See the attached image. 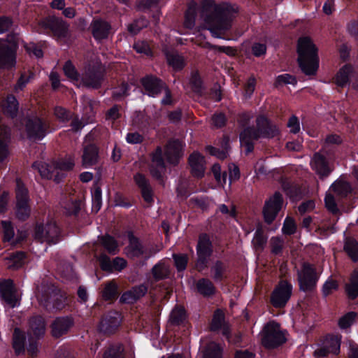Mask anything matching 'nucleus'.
<instances>
[{
    "label": "nucleus",
    "instance_id": "nucleus-1",
    "mask_svg": "<svg viewBox=\"0 0 358 358\" xmlns=\"http://www.w3.org/2000/svg\"><path fill=\"white\" fill-rule=\"evenodd\" d=\"M233 11V7L229 3L217 5L214 0H201L200 3L201 16L215 38H221L222 34L231 28Z\"/></svg>",
    "mask_w": 358,
    "mask_h": 358
},
{
    "label": "nucleus",
    "instance_id": "nucleus-2",
    "mask_svg": "<svg viewBox=\"0 0 358 358\" xmlns=\"http://www.w3.org/2000/svg\"><path fill=\"white\" fill-rule=\"evenodd\" d=\"M297 63L306 76H315L320 66L318 48L309 36L300 37L297 41Z\"/></svg>",
    "mask_w": 358,
    "mask_h": 358
},
{
    "label": "nucleus",
    "instance_id": "nucleus-3",
    "mask_svg": "<svg viewBox=\"0 0 358 358\" xmlns=\"http://www.w3.org/2000/svg\"><path fill=\"white\" fill-rule=\"evenodd\" d=\"M75 166L72 159L57 160L52 164L34 162L32 168L37 169L42 178L53 180L56 183L61 182L66 176L64 171H71Z\"/></svg>",
    "mask_w": 358,
    "mask_h": 358
},
{
    "label": "nucleus",
    "instance_id": "nucleus-4",
    "mask_svg": "<svg viewBox=\"0 0 358 358\" xmlns=\"http://www.w3.org/2000/svg\"><path fill=\"white\" fill-rule=\"evenodd\" d=\"M38 27L39 34L51 36L58 42L69 36V24L62 17H45L38 22Z\"/></svg>",
    "mask_w": 358,
    "mask_h": 358
},
{
    "label": "nucleus",
    "instance_id": "nucleus-5",
    "mask_svg": "<svg viewBox=\"0 0 358 358\" xmlns=\"http://www.w3.org/2000/svg\"><path fill=\"white\" fill-rule=\"evenodd\" d=\"M15 196V218L20 222H25L29 220L31 214V199L29 189L20 178L16 179Z\"/></svg>",
    "mask_w": 358,
    "mask_h": 358
},
{
    "label": "nucleus",
    "instance_id": "nucleus-6",
    "mask_svg": "<svg viewBox=\"0 0 358 358\" xmlns=\"http://www.w3.org/2000/svg\"><path fill=\"white\" fill-rule=\"evenodd\" d=\"M286 341L285 334L281 330L279 323L272 321L264 327L261 342L266 349H276Z\"/></svg>",
    "mask_w": 358,
    "mask_h": 358
},
{
    "label": "nucleus",
    "instance_id": "nucleus-7",
    "mask_svg": "<svg viewBox=\"0 0 358 358\" xmlns=\"http://www.w3.org/2000/svg\"><path fill=\"white\" fill-rule=\"evenodd\" d=\"M105 73L101 63L87 64L80 76V85L87 89L99 90L102 86Z\"/></svg>",
    "mask_w": 358,
    "mask_h": 358
},
{
    "label": "nucleus",
    "instance_id": "nucleus-8",
    "mask_svg": "<svg viewBox=\"0 0 358 358\" xmlns=\"http://www.w3.org/2000/svg\"><path fill=\"white\" fill-rule=\"evenodd\" d=\"M319 278L320 275L314 265L304 262L301 271L297 273L299 290L308 294L313 293L316 290Z\"/></svg>",
    "mask_w": 358,
    "mask_h": 358
},
{
    "label": "nucleus",
    "instance_id": "nucleus-9",
    "mask_svg": "<svg viewBox=\"0 0 358 358\" xmlns=\"http://www.w3.org/2000/svg\"><path fill=\"white\" fill-rule=\"evenodd\" d=\"M292 292L293 286L290 282L280 280L270 294V304L275 308H284L290 300Z\"/></svg>",
    "mask_w": 358,
    "mask_h": 358
},
{
    "label": "nucleus",
    "instance_id": "nucleus-10",
    "mask_svg": "<svg viewBox=\"0 0 358 358\" xmlns=\"http://www.w3.org/2000/svg\"><path fill=\"white\" fill-rule=\"evenodd\" d=\"M49 125L39 117H28L25 121V131L28 139L41 141L47 135Z\"/></svg>",
    "mask_w": 358,
    "mask_h": 358
},
{
    "label": "nucleus",
    "instance_id": "nucleus-11",
    "mask_svg": "<svg viewBox=\"0 0 358 358\" xmlns=\"http://www.w3.org/2000/svg\"><path fill=\"white\" fill-rule=\"evenodd\" d=\"M14 38L15 36L9 43L0 42V69H1L9 70L15 66L18 44Z\"/></svg>",
    "mask_w": 358,
    "mask_h": 358
},
{
    "label": "nucleus",
    "instance_id": "nucleus-12",
    "mask_svg": "<svg viewBox=\"0 0 358 358\" xmlns=\"http://www.w3.org/2000/svg\"><path fill=\"white\" fill-rule=\"evenodd\" d=\"M41 302L48 308L62 310L65 306V298L61 290L52 285L43 288L41 294Z\"/></svg>",
    "mask_w": 358,
    "mask_h": 358
},
{
    "label": "nucleus",
    "instance_id": "nucleus-13",
    "mask_svg": "<svg viewBox=\"0 0 358 358\" xmlns=\"http://www.w3.org/2000/svg\"><path fill=\"white\" fill-rule=\"evenodd\" d=\"M122 317L120 312L115 310L104 313L101 318L99 330L105 335L114 334L122 323Z\"/></svg>",
    "mask_w": 358,
    "mask_h": 358
},
{
    "label": "nucleus",
    "instance_id": "nucleus-14",
    "mask_svg": "<svg viewBox=\"0 0 358 358\" xmlns=\"http://www.w3.org/2000/svg\"><path fill=\"white\" fill-rule=\"evenodd\" d=\"M283 204V197L279 192H275L272 196L265 201L263 208L264 222L271 224L275 220Z\"/></svg>",
    "mask_w": 358,
    "mask_h": 358
},
{
    "label": "nucleus",
    "instance_id": "nucleus-15",
    "mask_svg": "<svg viewBox=\"0 0 358 358\" xmlns=\"http://www.w3.org/2000/svg\"><path fill=\"white\" fill-rule=\"evenodd\" d=\"M140 83L145 94L153 98L161 94L166 85L162 79L154 74H146L140 79Z\"/></svg>",
    "mask_w": 358,
    "mask_h": 358
},
{
    "label": "nucleus",
    "instance_id": "nucleus-16",
    "mask_svg": "<svg viewBox=\"0 0 358 358\" xmlns=\"http://www.w3.org/2000/svg\"><path fill=\"white\" fill-rule=\"evenodd\" d=\"M256 129L261 138L271 139L280 134V130L274 123L265 115H259L256 118Z\"/></svg>",
    "mask_w": 358,
    "mask_h": 358
},
{
    "label": "nucleus",
    "instance_id": "nucleus-17",
    "mask_svg": "<svg viewBox=\"0 0 358 358\" xmlns=\"http://www.w3.org/2000/svg\"><path fill=\"white\" fill-rule=\"evenodd\" d=\"M97 261L101 269L108 273L122 271L127 266V262L124 258L116 257L111 260L106 253H101L97 257Z\"/></svg>",
    "mask_w": 358,
    "mask_h": 358
},
{
    "label": "nucleus",
    "instance_id": "nucleus-18",
    "mask_svg": "<svg viewBox=\"0 0 358 358\" xmlns=\"http://www.w3.org/2000/svg\"><path fill=\"white\" fill-rule=\"evenodd\" d=\"M260 138L261 137L254 126L244 128L239 134L240 144L245 148L246 155H249L254 151V141H258Z\"/></svg>",
    "mask_w": 358,
    "mask_h": 358
},
{
    "label": "nucleus",
    "instance_id": "nucleus-19",
    "mask_svg": "<svg viewBox=\"0 0 358 358\" xmlns=\"http://www.w3.org/2000/svg\"><path fill=\"white\" fill-rule=\"evenodd\" d=\"M74 319L71 315L57 317L51 324V334L55 338L66 334L74 326Z\"/></svg>",
    "mask_w": 358,
    "mask_h": 358
},
{
    "label": "nucleus",
    "instance_id": "nucleus-20",
    "mask_svg": "<svg viewBox=\"0 0 358 358\" xmlns=\"http://www.w3.org/2000/svg\"><path fill=\"white\" fill-rule=\"evenodd\" d=\"M128 245L125 248V253L130 259H137L145 254V249L140 240L132 231H127Z\"/></svg>",
    "mask_w": 358,
    "mask_h": 358
},
{
    "label": "nucleus",
    "instance_id": "nucleus-21",
    "mask_svg": "<svg viewBox=\"0 0 358 358\" xmlns=\"http://www.w3.org/2000/svg\"><path fill=\"white\" fill-rule=\"evenodd\" d=\"M341 337L338 335L328 334L322 346L317 350L320 357H325L329 354L337 355L340 353Z\"/></svg>",
    "mask_w": 358,
    "mask_h": 358
},
{
    "label": "nucleus",
    "instance_id": "nucleus-22",
    "mask_svg": "<svg viewBox=\"0 0 358 358\" xmlns=\"http://www.w3.org/2000/svg\"><path fill=\"white\" fill-rule=\"evenodd\" d=\"M310 166L321 180L327 178L333 171L329 166L327 157L320 152L313 154L310 161Z\"/></svg>",
    "mask_w": 358,
    "mask_h": 358
},
{
    "label": "nucleus",
    "instance_id": "nucleus-23",
    "mask_svg": "<svg viewBox=\"0 0 358 358\" xmlns=\"http://www.w3.org/2000/svg\"><path fill=\"white\" fill-rule=\"evenodd\" d=\"M134 180L139 188L142 198L148 204L154 203V192L149 180L141 173H137L134 176Z\"/></svg>",
    "mask_w": 358,
    "mask_h": 358
},
{
    "label": "nucleus",
    "instance_id": "nucleus-24",
    "mask_svg": "<svg viewBox=\"0 0 358 358\" xmlns=\"http://www.w3.org/2000/svg\"><path fill=\"white\" fill-rule=\"evenodd\" d=\"M89 29L93 38L96 41H101L108 38L111 25L101 18H94L92 20Z\"/></svg>",
    "mask_w": 358,
    "mask_h": 358
},
{
    "label": "nucleus",
    "instance_id": "nucleus-25",
    "mask_svg": "<svg viewBox=\"0 0 358 358\" xmlns=\"http://www.w3.org/2000/svg\"><path fill=\"white\" fill-rule=\"evenodd\" d=\"M0 296L11 308H15L18 305L13 280H4L0 283Z\"/></svg>",
    "mask_w": 358,
    "mask_h": 358
},
{
    "label": "nucleus",
    "instance_id": "nucleus-26",
    "mask_svg": "<svg viewBox=\"0 0 358 358\" xmlns=\"http://www.w3.org/2000/svg\"><path fill=\"white\" fill-rule=\"evenodd\" d=\"M164 155L169 164L176 166L182 156V145L178 139L169 141L165 148Z\"/></svg>",
    "mask_w": 358,
    "mask_h": 358
},
{
    "label": "nucleus",
    "instance_id": "nucleus-27",
    "mask_svg": "<svg viewBox=\"0 0 358 358\" xmlns=\"http://www.w3.org/2000/svg\"><path fill=\"white\" fill-rule=\"evenodd\" d=\"M99 148L94 143L87 144L83 148L82 164L85 168H89L98 164L99 160Z\"/></svg>",
    "mask_w": 358,
    "mask_h": 358
},
{
    "label": "nucleus",
    "instance_id": "nucleus-28",
    "mask_svg": "<svg viewBox=\"0 0 358 358\" xmlns=\"http://www.w3.org/2000/svg\"><path fill=\"white\" fill-rule=\"evenodd\" d=\"M204 158L199 152H194L189 155L188 164L191 169V173L194 177L201 178L204 176Z\"/></svg>",
    "mask_w": 358,
    "mask_h": 358
},
{
    "label": "nucleus",
    "instance_id": "nucleus-29",
    "mask_svg": "<svg viewBox=\"0 0 358 358\" xmlns=\"http://www.w3.org/2000/svg\"><path fill=\"white\" fill-rule=\"evenodd\" d=\"M194 291L204 298L213 297L216 294V287L208 278H201L194 282Z\"/></svg>",
    "mask_w": 358,
    "mask_h": 358
},
{
    "label": "nucleus",
    "instance_id": "nucleus-30",
    "mask_svg": "<svg viewBox=\"0 0 358 358\" xmlns=\"http://www.w3.org/2000/svg\"><path fill=\"white\" fill-rule=\"evenodd\" d=\"M354 72L351 64H345L338 71L334 77V83L339 87H344L350 82V78Z\"/></svg>",
    "mask_w": 358,
    "mask_h": 358
},
{
    "label": "nucleus",
    "instance_id": "nucleus-31",
    "mask_svg": "<svg viewBox=\"0 0 358 358\" xmlns=\"http://www.w3.org/2000/svg\"><path fill=\"white\" fill-rule=\"evenodd\" d=\"M344 289L349 300L353 301L358 297V268H355L351 273Z\"/></svg>",
    "mask_w": 358,
    "mask_h": 358
},
{
    "label": "nucleus",
    "instance_id": "nucleus-32",
    "mask_svg": "<svg viewBox=\"0 0 358 358\" xmlns=\"http://www.w3.org/2000/svg\"><path fill=\"white\" fill-rule=\"evenodd\" d=\"M151 273L155 282L166 280L170 276V266L164 259H162L153 266Z\"/></svg>",
    "mask_w": 358,
    "mask_h": 358
},
{
    "label": "nucleus",
    "instance_id": "nucleus-33",
    "mask_svg": "<svg viewBox=\"0 0 358 358\" xmlns=\"http://www.w3.org/2000/svg\"><path fill=\"white\" fill-rule=\"evenodd\" d=\"M132 83H129L124 80L117 82V85L113 88L112 98L116 101H120L124 98L129 96L131 93Z\"/></svg>",
    "mask_w": 358,
    "mask_h": 358
},
{
    "label": "nucleus",
    "instance_id": "nucleus-34",
    "mask_svg": "<svg viewBox=\"0 0 358 358\" xmlns=\"http://www.w3.org/2000/svg\"><path fill=\"white\" fill-rule=\"evenodd\" d=\"M3 114L11 119L17 116L19 111V102L15 95L10 94L7 95L3 104Z\"/></svg>",
    "mask_w": 358,
    "mask_h": 358
},
{
    "label": "nucleus",
    "instance_id": "nucleus-35",
    "mask_svg": "<svg viewBox=\"0 0 358 358\" xmlns=\"http://www.w3.org/2000/svg\"><path fill=\"white\" fill-rule=\"evenodd\" d=\"M26 334L19 328H15L13 334V348L17 355L24 354L25 352Z\"/></svg>",
    "mask_w": 358,
    "mask_h": 358
},
{
    "label": "nucleus",
    "instance_id": "nucleus-36",
    "mask_svg": "<svg viewBox=\"0 0 358 358\" xmlns=\"http://www.w3.org/2000/svg\"><path fill=\"white\" fill-rule=\"evenodd\" d=\"M47 47L46 41H41L38 43H24L23 48L26 52L31 57L36 59H41L44 56L43 49Z\"/></svg>",
    "mask_w": 358,
    "mask_h": 358
},
{
    "label": "nucleus",
    "instance_id": "nucleus-37",
    "mask_svg": "<svg viewBox=\"0 0 358 358\" xmlns=\"http://www.w3.org/2000/svg\"><path fill=\"white\" fill-rule=\"evenodd\" d=\"M196 251V253H206L213 255V245L208 234L203 232L199 235Z\"/></svg>",
    "mask_w": 358,
    "mask_h": 358
},
{
    "label": "nucleus",
    "instance_id": "nucleus-38",
    "mask_svg": "<svg viewBox=\"0 0 358 358\" xmlns=\"http://www.w3.org/2000/svg\"><path fill=\"white\" fill-rule=\"evenodd\" d=\"M101 246L111 255H117L120 252L117 241L111 235L106 234L100 236Z\"/></svg>",
    "mask_w": 358,
    "mask_h": 358
},
{
    "label": "nucleus",
    "instance_id": "nucleus-39",
    "mask_svg": "<svg viewBox=\"0 0 358 358\" xmlns=\"http://www.w3.org/2000/svg\"><path fill=\"white\" fill-rule=\"evenodd\" d=\"M343 250L353 262H358V241L352 237H346Z\"/></svg>",
    "mask_w": 358,
    "mask_h": 358
},
{
    "label": "nucleus",
    "instance_id": "nucleus-40",
    "mask_svg": "<svg viewBox=\"0 0 358 358\" xmlns=\"http://www.w3.org/2000/svg\"><path fill=\"white\" fill-rule=\"evenodd\" d=\"M29 325L34 335L37 339H39L44 335L45 323L42 316L36 315L31 317L29 320Z\"/></svg>",
    "mask_w": 358,
    "mask_h": 358
},
{
    "label": "nucleus",
    "instance_id": "nucleus-41",
    "mask_svg": "<svg viewBox=\"0 0 358 358\" xmlns=\"http://www.w3.org/2000/svg\"><path fill=\"white\" fill-rule=\"evenodd\" d=\"M281 186L283 191L290 198H297L301 195V187L287 178L282 179Z\"/></svg>",
    "mask_w": 358,
    "mask_h": 358
},
{
    "label": "nucleus",
    "instance_id": "nucleus-42",
    "mask_svg": "<svg viewBox=\"0 0 358 358\" xmlns=\"http://www.w3.org/2000/svg\"><path fill=\"white\" fill-rule=\"evenodd\" d=\"M223 348L215 342H210L203 350L202 358H222Z\"/></svg>",
    "mask_w": 358,
    "mask_h": 358
},
{
    "label": "nucleus",
    "instance_id": "nucleus-43",
    "mask_svg": "<svg viewBox=\"0 0 358 358\" xmlns=\"http://www.w3.org/2000/svg\"><path fill=\"white\" fill-rule=\"evenodd\" d=\"M165 55L167 64L169 66L172 67L175 71H180L184 69L185 62L182 55L169 52H166Z\"/></svg>",
    "mask_w": 358,
    "mask_h": 358
},
{
    "label": "nucleus",
    "instance_id": "nucleus-44",
    "mask_svg": "<svg viewBox=\"0 0 358 358\" xmlns=\"http://www.w3.org/2000/svg\"><path fill=\"white\" fill-rule=\"evenodd\" d=\"M124 348L120 343L109 344L102 354L101 358H124Z\"/></svg>",
    "mask_w": 358,
    "mask_h": 358
},
{
    "label": "nucleus",
    "instance_id": "nucleus-45",
    "mask_svg": "<svg viewBox=\"0 0 358 358\" xmlns=\"http://www.w3.org/2000/svg\"><path fill=\"white\" fill-rule=\"evenodd\" d=\"M227 264L221 260H216L210 268L213 278L216 282H221L226 278Z\"/></svg>",
    "mask_w": 358,
    "mask_h": 358
},
{
    "label": "nucleus",
    "instance_id": "nucleus-46",
    "mask_svg": "<svg viewBox=\"0 0 358 358\" xmlns=\"http://www.w3.org/2000/svg\"><path fill=\"white\" fill-rule=\"evenodd\" d=\"M226 322L224 312L221 309H216L213 315L210 329L214 332L219 331Z\"/></svg>",
    "mask_w": 358,
    "mask_h": 358
},
{
    "label": "nucleus",
    "instance_id": "nucleus-47",
    "mask_svg": "<svg viewBox=\"0 0 358 358\" xmlns=\"http://www.w3.org/2000/svg\"><path fill=\"white\" fill-rule=\"evenodd\" d=\"M187 319V313L182 306H176L170 315V320L173 325L180 326L184 323Z\"/></svg>",
    "mask_w": 358,
    "mask_h": 358
},
{
    "label": "nucleus",
    "instance_id": "nucleus-48",
    "mask_svg": "<svg viewBox=\"0 0 358 358\" xmlns=\"http://www.w3.org/2000/svg\"><path fill=\"white\" fill-rule=\"evenodd\" d=\"M267 242V236L264 234V229L261 224H258L252 241V244L257 250H263Z\"/></svg>",
    "mask_w": 358,
    "mask_h": 358
},
{
    "label": "nucleus",
    "instance_id": "nucleus-49",
    "mask_svg": "<svg viewBox=\"0 0 358 358\" xmlns=\"http://www.w3.org/2000/svg\"><path fill=\"white\" fill-rule=\"evenodd\" d=\"M102 206V189L98 185L94 186L92 189V211L97 213Z\"/></svg>",
    "mask_w": 358,
    "mask_h": 358
},
{
    "label": "nucleus",
    "instance_id": "nucleus-50",
    "mask_svg": "<svg viewBox=\"0 0 358 358\" xmlns=\"http://www.w3.org/2000/svg\"><path fill=\"white\" fill-rule=\"evenodd\" d=\"M60 229L55 222L46 223V241L56 243L59 238Z\"/></svg>",
    "mask_w": 358,
    "mask_h": 358
},
{
    "label": "nucleus",
    "instance_id": "nucleus-51",
    "mask_svg": "<svg viewBox=\"0 0 358 358\" xmlns=\"http://www.w3.org/2000/svg\"><path fill=\"white\" fill-rule=\"evenodd\" d=\"M73 113L70 110L66 109L62 106H55L54 108V115L57 120L63 124H67L70 122L73 116Z\"/></svg>",
    "mask_w": 358,
    "mask_h": 358
},
{
    "label": "nucleus",
    "instance_id": "nucleus-52",
    "mask_svg": "<svg viewBox=\"0 0 358 358\" xmlns=\"http://www.w3.org/2000/svg\"><path fill=\"white\" fill-rule=\"evenodd\" d=\"M172 258L173 259L174 266L178 273L183 272L186 270L189 257L186 253H173Z\"/></svg>",
    "mask_w": 358,
    "mask_h": 358
},
{
    "label": "nucleus",
    "instance_id": "nucleus-53",
    "mask_svg": "<svg viewBox=\"0 0 358 358\" xmlns=\"http://www.w3.org/2000/svg\"><path fill=\"white\" fill-rule=\"evenodd\" d=\"M1 226L3 233V241L11 242L15 236V229L13 222L10 220H1Z\"/></svg>",
    "mask_w": 358,
    "mask_h": 358
},
{
    "label": "nucleus",
    "instance_id": "nucleus-54",
    "mask_svg": "<svg viewBox=\"0 0 358 358\" xmlns=\"http://www.w3.org/2000/svg\"><path fill=\"white\" fill-rule=\"evenodd\" d=\"M26 257L27 255L23 251H17L12 253L9 258V267L12 269H19L24 265Z\"/></svg>",
    "mask_w": 358,
    "mask_h": 358
},
{
    "label": "nucleus",
    "instance_id": "nucleus-55",
    "mask_svg": "<svg viewBox=\"0 0 358 358\" xmlns=\"http://www.w3.org/2000/svg\"><path fill=\"white\" fill-rule=\"evenodd\" d=\"M63 71L64 75L71 80L73 82H78L80 80L81 75L71 60L65 62L63 66Z\"/></svg>",
    "mask_w": 358,
    "mask_h": 358
},
{
    "label": "nucleus",
    "instance_id": "nucleus-56",
    "mask_svg": "<svg viewBox=\"0 0 358 358\" xmlns=\"http://www.w3.org/2000/svg\"><path fill=\"white\" fill-rule=\"evenodd\" d=\"M339 289V284L336 280L329 278L323 284L322 287V294L323 298L331 295L334 292H336Z\"/></svg>",
    "mask_w": 358,
    "mask_h": 358
},
{
    "label": "nucleus",
    "instance_id": "nucleus-57",
    "mask_svg": "<svg viewBox=\"0 0 358 358\" xmlns=\"http://www.w3.org/2000/svg\"><path fill=\"white\" fill-rule=\"evenodd\" d=\"M196 260L194 264V268L199 273H202L209 266L210 259L212 255L206 253H196Z\"/></svg>",
    "mask_w": 358,
    "mask_h": 358
},
{
    "label": "nucleus",
    "instance_id": "nucleus-58",
    "mask_svg": "<svg viewBox=\"0 0 358 358\" xmlns=\"http://www.w3.org/2000/svg\"><path fill=\"white\" fill-rule=\"evenodd\" d=\"M189 83L193 92L199 95H201L203 91V83L201 76L198 71L192 73Z\"/></svg>",
    "mask_w": 358,
    "mask_h": 358
},
{
    "label": "nucleus",
    "instance_id": "nucleus-59",
    "mask_svg": "<svg viewBox=\"0 0 358 358\" xmlns=\"http://www.w3.org/2000/svg\"><path fill=\"white\" fill-rule=\"evenodd\" d=\"M117 295V286L113 282H108L102 291V297L105 301L115 300Z\"/></svg>",
    "mask_w": 358,
    "mask_h": 358
},
{
    "label": "nucleus",
    "instance_id": "nucleus-60",
    "mask_svg": "<svg viewBox=\"0 0 358 358\" xmlns=\"http://www.w3.org/2000/svg\"><path fill=\"white\" fill-rule=\"evenodd\" d=\"M196 4L189 5L185 14V26L187 28L192 29L195 25L196 17Z\"/></svg>",
    "mask_w": 358,
    "mask_h": 358
},
{
    "label": "nucleus",
    "instance_id": "nucleus-61",
    "mask_svg": "<svg viewBox=\"0 0 358 358\" xmlns=\"http://www.w3.org/2000/svg\"><path fill=\"white\" fill-rule=\"evenodd\" d=\"M357 313L350 311L343 315L338 322V325L341 329H347L350 328L355 321Z\"/></svg>",
    "mask_w": 358,
    "mask_h": 358
},
{
    "label": "nucleus",
    "instance_id": "nucleus-62",
    "mask_svg": "<svg viewBox=\"0 0 358 358\" xmlns=\"http://www.w3.org/2000/svg\"><path fill=\"white\" fill-rule=\"evenodd\" d=\"M149 124L148 118L141 112H138L132 119V125L139 131H144Z\"/></svg>",
    "mask_w": 358,
    "mask_h": 358
},
{
    "label": "nucleus",
    "instance_id": "nucleus-63",
    "mask_svg": "<svg viewBox=\"0 0 358 358\" xmlns=\"http://www.w3.org/2000/svg\"><path fill=\"white\" fill-rule=\"evenodd\" d=\"M133 49L138 53L143 54L148 57H152L153 52L147 41H139L135 42L133 45Z\"/></svg>",
    "mask_w": 358,
    "mask_h": 358
},
{
    "label": "nucleus",
    "instance_id": "nucleus-64",
    "mask_svg": "<svg viewBox=\"0 0 358 358\" xmlns=\"http://www.w3.org/2000/svg\"><path fill=\"white\" fill-rule=\"evenodd\" d=\"M271 252L274 255H279L282 252L283 241L279 236H273L270 241Z\"/></svg>",
    "mask_w": 358,
    "mask_h": 358
}]
</instances>
